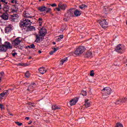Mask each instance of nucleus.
<instances>
[{
    "mask_svg": "<svg viewBox=\"0 0 127 127\" xmlns=\"http://www.w3.org/2000/svg\"><path fill=\"white\" fill-rule=\"evenodd\" d=\"M20 27L24 33H26L28 31H35V27L31 26V22L26 19H23V21L20 22Z\"/></svg>",
    "mask_w": 127,
    "mask_h": 127,
    "instance_id": "obj_1",
    "label": "nucleus"
},
{
    "mask_svg": "<svg viewBox=\"0 0 127 127\" xmlns=\"http://www.w3.org/2000/svg\"><path fill=\"white\" fill-rule=\"evenodd\" d=\"M7 49H12V45L8 41H6L4 44L0 45V51L2 52H6Z\"/></svg>",
    "mask_w": 127,
    "mask_h": 127,
    "instance_id": "obj_2",
    "label": "nucleus"
},
{
    "mask_svg": "<svg viewBox=\"0 0 127 127\" xmlns=\"http://www.w3.org/2000/svg\"><path fill=\"white\" fill-rule=\"evenodd\" d=\"M101 93L102 94V98L103 99H107L109 97V95H111L112 89L109 87H105L102 90Z\"/></svg>",
    "mask_w": 127,
    "mask_h": 127,
    "instance_id": "obj_3",
    "label": "nucleus"
},
{
    "mask_svg": "<svg viewBox=\"0 0 127 127\" xmlns=\"http://www.w3.org/2000/svg\"><path fill=\"white\" fill-rule=\"evenodd\" d=\"M85 50L86 48L85 47L80 46L76 49L75 51H74V54L76 56L82 55V54L85 52Z\"/></svg>",
    "mask_w": 127,
    "mask_h": 127,
    "instance_id": "obj_4",
    "label": "nucleus"
},
{
    "mask_svg": "<svg viewBox=\"0 0 127 127\" xmlns=\"http://www.w3.org/2000/svg\"><path fill=\"white\" fill-rule=\"evenodd\" d=\"M20 43H21V39L19 37L11 41V44L15 48H19L20 47Z\"/></svg>",
    "mask_w": 127,
    "mask_h": 127,
    "instance_id": "obj_5",
    "label": "nucleus"
},
{
    "mask_svg": "<svg viewBox=\"0 0 127 127\" xmlns=\"http://www.w3.org/2000/svg\"><path fill=\"white\" fill-rule=\"evenodd\" d=\"M115 51L121 54L126 51V47L122 44H119L115 48Z\"/></svg>",
    "mask_w": 127,
    "mask_h": 127,
    "instance_id": "obj_6",
    "label": "nucleus"
},
{
    "mask_svg": "<svg viewBox=\"0 0 127 127\" xmlns=\"http://www.w3.org/2000/svg\"><path fill=\"white\" fill-rule=\"evenodd\" d=\"M74 10L75 9L72 8L68 10L67 12L64 14L65 16H67V18H70V17H73L74 16Z\"/></svg>",
    "mask_w": 127,
    "mask_h": 127,
    "instance_id": "obj_7",
    "label": "nucleus"
},
{
    "mask_svg": "<svg viewBox=\"0 0 127 127\" xmlns=\"http://www.w3.org/2000/svg\"><path fill=\"white\" fill-rule=\"evenodd\" d=\"M99 24L104 29H106L107 27H108V22L106 20V19H102L100 21Z\"/></svg>",
    "mask_w": 127,
    "mask_h": 127,
    "instance_id": "obj_8",
    "label": "nucleus"
},
{
    "mask_svg": "<svg viewBox=\"0 0 127 127\" xmlns=\"http://www.w3.org/2000/svg\"><path fill=\"white\" fill-rule=\"evenodd\" d=\"M36 87V84L34 82H32L30 86H28L27 91L30 93H32L34 91V88Z\"/></svg>",
    "mask_w": 127,
    "mask_h": 127,
    "instance_id": "obj_9",
    "label": "nucleus"
},
{
    "mask_svg": "<svg viewBox=\"0 0 127 127\" xmlns=\"http://www.w3.org/2000/svg\"><path fill=\"white\" fill-rule=\"evenodd\" d=\"M40 36H45L47 33V31L46 29L42 28L39 31Z\"/></svg>",
    "mask_w": 127,
    "mask_h": 127,
    "instance_id": "obj_10",
    "label": "nucleus"
},
{
    "mask_svg": "<svg viewBox=\"0 0 127 127\" xmlns=\"http://www.w3.org/2000/svg\"><path fill=\"white\" fill-rule=\"evenodd\" d=\"M12 30V25L11 24H9L5 28V33H9Z\"/></svg>",
    "mask_w": 127,
    "mask_h": 127,
    "instance_id": "obj_11",
    "label": "nucleus"
},
{
    "mask_svg": "<svg viewBox=\"0 0 127 127\" xmlns=\"http://www.w3.org/2000/svg\"><path fill=\"white\" fill-rule=\"evenodd\" d=\"M84 57H85V58H92L93 57V53L91 51H87L85 53Z\"/></svg>",
    "mask_w": 127,
    "mask_h": 127,
    "instance_id": "obj_12",
    "label": "nucleus"
},
{
    "mask_svg": "<svg viewBox=\"0 0 127 127\" xmlns=\"http://www.w3.org/2000/svg\"><path fill=\"white\" fill-rule=\"evenodd\" d=\"M36 39L35 42H37V43H39L40 42V40H41V41H43V40L44 39V36H42L40 37L38 35H36Z\"/></svg>",
    "mask_w": 127,
    "mask_h": 127,
    "instance_id": "obj_13",
    "label": "nucleus"
},
{
    "mask_svg": "<svg viewBox=\"0 0 127 127\" xmlns=\"http://www.w3.org/2000/svg\"><path fill=\"white\" fill-rule=\"evenodd\" d=\"M10 18L11 21H12V22H14L15 19H17V18H18V15H17V14L11 15Z\"/></svg>",
    "mask_w": 127,
    "mask_h": 127,
    "instance_id": "obj_14",
    "label": "nucleus"
},
{
    "mask_svg": "<svg viewBox=\"0 0 127 127\" xmlns=\"http://www.w3.org/2000/svg\"><path fill=\"white\" fill-rule=\"evenodd\" d=\"M9 4H3V10L5 11V12H8L9 11Z\"/></svg>",
    "mask_w": 127,
    "mask_h": 127,
    "instance_id": "obj_15",
    "label": "nucleus"
},
{
    "mask_svg": "<svg viewBox=\"0 0 127 127\" xmlns=\"http://www.w3.org/2000/svg\"><path fill=\"white\" fill-rule=\"evenodd\" d=\"M78 98H75L72 99L70 101V105L71 106H74V105H76L77 103V102H78Z\"/></svg>",
    "mask_w": 127,
    "mask_h": 127,
    "instance_id": "obj_16",
    "label": "nucleus"
},
{
    "mask_svg": "<svg viewBox=\"0 0 127 127\" xmlns=\"http://www.w3.org/2000/svg\"><path fill=\"white\" fill-rule=\"evenodd\" d=\"M47 7L44 5H42L38 8V9L40 12H43L46 10Z\"/></svg>",
    "mask_w": 127,
    "mask_h": 127,
    "instance_id": "obj_17",
    "label": "nucleus"
},
{
    "mask_svg": "<svg viewBox=\"0 0 127 127\" xmlns=\"http://www.w3.org/2000/svg\"><path fill=\"white\" fill-rule=\"evenodd\" d=\"M46 68L44 67H42L39 68V71L41 74H44L47 72Z\"/></svg>",
    "mask_w": 127,
    "mask_h": 127,
    "instance_id": "obj_18",
    "label": "nucleus"
},
{
    "mask_svg": "<svg viewBox=\"0 0 127 127\" xmlns=\"http://www.w3.org/2000/svg\"><path fill=\"white\" fill-rule=\"evenodd\" d=\"M1 18L4 20H7L8 19V14H7V12L3 13L1 15Z\"/></svg>",
    "mask_w": 127,
    "mask_h": 127,
    "instance_id": "obj_19",
    "label": "nucleus"
},
{
    "mask_svg": "<svg viewBox=\"0 0 127 127\" xmlns=\"http://www.w3.org/2000/svg\"><path fill=\"white\" fill-rule=\"evenodd\" d=\"M52 109L53 111H56L57 110H60V109H61V107L54 104L52 106Z\"/></svg>",
    "mask_w": 127,
    "mask_h": 127,
    "instance_id": "obj_20",
    "label": "nucleus"
},
{
    "mask_svg": "<svg viewBox=\"0 0 127 127\" xmlns=\"http://www.w3.org/2000/svg\"><path fill=\"white\" fill-rule=\"evenodd\" d=\"M58 7H60V8L61 9H62L63 10H65V9H66V8L67 7V5L59 4L58 5Z\"/></svg>",
    "mask_w": 127,
    "mask_h": 127,
    "instance_id": "obj_21",
    "label": "nucleus"
},
{
    "mask_svg": "<svg viewBox=\"0 0 127 127\" xmlns=\"http://www.w3.org/2000/svg\"><path fill=\"white\" fill-rule=\"evenodd\" d=\"M84 103V106H85V108H89V107L91 106V103H90V102H89L88 99H85Z\"/></svg>",
    "mask_w": 127,
    "mask_h": 127,
    "instance_id": "obj_22",
    "label": "nucleus"
},
{
    "mask_svg": "<svg viewBox=\"0 0 127 127\" xmlns=\"http://www.w3.org/2000/svg\"><path fill=\"white\" fill-rule=\"evenodd\" d=\"M122 104H124L123 99H120L117 100L116 103H114L113 106H116V105H122Z\"/></svg>",
    "mask_w": 127,
    "mask_h": 127,
    "instance_id": "obj_23",
    "label": "nucleus"
},
{
    "mask_svg": "<svg viewBox=\"0 0 127 127\" xmlns=\"http://www.w3.org/2000/svg\"><path fill=\"white\" fill-rule=\"evenodd\" d=\"M0 3L1 4H9L8 0H0Z\"/></svg>",
    "mask_w": 127,
    "mask_h": 127,
    "instance_id": "obj_24",
    "label": "nucleus"
},
{
    "mask_svg": "<svg viewBox=\"0 0 127 127\" xmlns=\"http://www.w3.org/2000/svg\"><path fill=\"white\" fill-rule=\"evenodd\" d=\"M68 61V58H65L62 59L60 62V65H63V64H64V63H65V62H66V61Z\"/></svg>",
    "mask_w": 127,
    "mask_h": 127,
    "instance_id": "obj_25",
    "label": "nucleus"
},
{
    "mask_svg": "<svg viewBox=\"0 0 127 127\" xmlns=\"http://www.w3.org/2000/svg\"><path fill=\"white\" fill-rule=\"evenodd\" d=\"M79 15H81V12L78 9H76V10H74V16H79Z\"/></svg>",
    "mask_w": 127,
    "mask_h": 127,
    "instance_id": "obj_26",
    "label": "nucleus"
},
{
    "mask_svg": "<svg viewBox=\"0 0 127 127\" xmlns=\"http://www.w3.org/2000/svg\"><path fill=\"white\" fill-rule=\"evenodd\" d=\"M24 17L26 18H32V16L30 15V14L28 13H25Z\"/></svg>",
    "mask_w": 127,
    "mask_h": 127,
    "instance_id": "obj_27",
    "label": "nucleus"
},
{
    "mask_svg": "<svg viewBox=\"0 0 127 127\" xmlns=\"http://www.w3.org/2000/svg\"><path fill=\"white\" fill-rule=\"evenodd\" d=\"M25 76L26 78H29V76H30V73H29V71H27L25 74Z\"/></svg>",
    "mask_w": 127,
    "mask_h": 127,
    "instance_id": "obj_28",
    "label": "nucleus"
},
{
    "mask_svg": "<svg viewBox=\"0 0 127 127\" xmlns=\"http://www.w3.org/2000/svg\"><path fill=\"white\" fill-rule=\"evenodd\" d=\"M38 20L39 23H40V25H41V24H42V23H43V19L39 18Z\"/></svg>",
    "mask_w": 127,
    "mask_h": 127,
    "instance_id": "obj_29",
    "label": "nucleus"
},
{
    "mask_svg": "<svg viewBox=\"0 0 127 127\" xmlns=\"http://www.w3.org/2000/svg\"><path fill=\"white\" fill-rule=\"evenodd\" d=\"M4 77V72L3 71L0 72V78Z\"/></svg>",
    "mask_w": 127,
    "mask_h": 127,
    "instance_id": "obj_30",
    "label": "nucleus"
},
{
    "mask_svg": "<svg viewBox=\"0 0 127 127\" xmlns=\"http://www.w3.org/2000/svg\"><path fill=\"white\" fill-rule=\"evenodd\" d=\"M116 127H124V126H123V124L120 123H118L116 124Z\"/></svg>",
    "mask_w": 127,
    "mask_h": 127,
    "instance_id": "obj_31",
    "label": "nucleus"
},
{
    "mask_svg": "<svg viewBox=\"0 0 127 127\" xmlns=\"http://www.w3.org/2000/svg\"><path fill=\"white\" fill-rule=\"evenodd\" d=\"M15 9H11L12 12H16L17 11V8L15 5H14Z\"/></svg>",
    "mask_w": 127,
    "mask_h": 127,
    "instance_id": "obj_32",
    "label": "nucleus"
},
{
    "mask_svg": "<svg viewBox=\"0 0 127 127\" xmlns=\"http://www.w3.org/2000/svg\"><path fill=\"white\" fill-rule=\"evenodd\" d=\"M81 94L82 96H87V91L82 90Z\"/></svg>",
    "mask_w": 127,
    "mask_h": 127,
    "instance_id": "obj_33",
    "label": "nucleus"
},
{
    "mask_svg": "<svg viewBox=\"0 0 127 127\" xmlns=\"http://www.w3.org/2000/svg\"><path fill=\"white\" fill-rule=\"evenodd\" d=\"M90 75L91 76V77H93V76H95V73H94V70H91Z\"/></svg>",
    "mask_w": 127,
    "mask_h": 127,
    "instance_id": "obj_34",
    "label": "nucleus"
},
{
    "mask_svg": "<svg viewBox=\"0 0 127 127\" xmlns=\"http://www.w3.org/2000/svg\"><path fill=\"white\" fill-rule=\"evenodd\" d=\"M15 124L17 125L18 127H21V126H22V123H19L18 122H15Z\"/></svg>",
    "mask_w": 127,
    "mask_h": 127,
    "instance_id": "obj_35",
    "label": "nucleus"
},
{
    "mask_svg": "<svg viewBox=\"0 0 127 127\" xmlns=\"http://www.w3.org/2000/svg\"><path fill=\"white\" fill-rule=\"evenodd\" d=\"M47 4L48 5H51V6H53V7H54V6H57V4H56V3H53V4H49V3H47Z\"/></svg>",
    "mask_w": 127,
    "mask_h": 127,
    "instance_id": "obj_36",
    "label": "nucleus"
},
{
    "mask_svg": "<svg viewBox=\"0 0 127 127\" xmlns=\"http://www.w3.org/2000/svg\"><path fill=\"white\" fill-rule=\"evenodd\" d=\"M3 94H4V96H5V95H8V90H5L3 92Z\"/></svg>",
    "mask_w": 127,
    "mask_h": 127,
    "instance_id": "obj_37",
    "label": "nucleus"
},
{
    "mask_svg": "<svg viewBox=\"0 0 127 127\" xmlns=\"http://www.w3.org/2000/svg\"><path fill=\"white\" fill-rule=\"evenodd\" d=\"M46 13H48V12H50V11H51V10H52V9L51 8H46Z\"/></svg>",
    "mask_w": 127,
    "mask_h": 127,
    "instance_id": "obj_38",
    "label": "nucleus"
},
{
    "mask_svg": "<svg viewBox=\"0 0 127 127\" xmlns=\"http://www.w3.org/2000/svg\"><path fill=\"white\" fill-rule=\"evenodd\" d=\"M122 101L124 103H127V98L126 97V98H123L122 99Z\"/></svg>",
    "mask_w": 127,
    "mask_h": 127,
    "instance_id": "obj_39",
    "label": "nucleus"
},
{
    "mask_svg": "<svg viewBox=\"0 0 127 127\" xmlns=\"http://www.w3.org/2000/svg\"><path fill=\"white\" fill-rule=\"evenodd\" d=\"M53 50H54V52L56 53V51H58V50H59V48L57 47V48H53Z\"/></svg>",
    "mask_w": 127,
    "mask_h": 127,
    "instance_id": "obj_40",
    "label": "nucleus"
},
{
    "mask_svg": "<svg viewBox=\"0 0 127 127\" xmlns=\"http://www.w3.org/2000/svg\"><path fill=\"white\" fill-rule=\"evenodd\" d=\"M11 3H17V0H11Z\"/></svg>",
    "mask_w": 127,
    "mask_h": 127,
    "instance_id": "obj_41",
    "label": "nucleus"
},
{
    "mask_svg": "<svg viewBox=\"0 0 127 127\" xmlns=\"http://www.w3.org/2000/svg\"><path fill=\"white\" fill-rule=\"evenodd\" d=\"M30 48H32V49H34V48H35V45H34V44H32L30 45Z\"/></svg>",
    "mask_w": 127,
    "mask_h": 127,
    "instance_id": "obj_42",
    "label": "nucleus"
},
{
    "mask_svg": "<svg viewBox=\"0 0 127 127\" xmlns=\"http://www.w3.org/2000/svg\"><path fill=\"white\" fill-rule=\"evenodd\" d=\"M0 108L1 110H4V106H3V105L0 104Z\"/></svg>",
    "mask_w": 127,
    "mask_h": 127,
    "instance_id": "obj_43",
    "label": "nucleus"
},
{
    "mask_svg": "<svg viewBox=\"0 0 127 127\" xmlns=\"http://www.w3.org/2000/svg\"><path fill=\"white\" fill-rule=\"evenodd\" d=\"M60 40H61V39L59 38V37H58L57 39H56V41L57 42H59V41H60Z\"/></svg>",
    "mask_w": 127,
    "mask_h": 127,
    "instance_id": "obj_44",
    "label": "nucleus"
},
{
    "mask_svg": "<svg viewBox=\"0 0 127 127\" xmlns=\"http://www.w3.org/2000/svg\"><path fill=\"white\" fill-rule=\"evenodd\" d=\"M17 66H23V63H19L17 64Z\"/></svg>",
    "mask_w": 127,
    "mask_h": 127,
    "instance_id": "obj_45",
    "label": "nucleus"
},
{
    "mask_svg": "<svg viewBox=\"0 0 127 127\" xmlns=\"http://www.w3.org/2000/svg\"><path fill=\"white\" fill-rule=\"evenodd\" d=\"M0 98H3L4 95L3 94V92L0 94Z\"/></svg>",
    "mask_w": 127,
    "mask_h": 127,
    "instance_id": "obj_46",
    "label": "nucleus"
},
{
    "mask_svg": "<svg viewBox=\"0 0 127 127\" xmlns=\"http://www.w3.org/2000/svg\"><path fill=\"white\" fill-rule=\"evenodd\" d=\"M123 61H124V63H127V59L124 58Z\"/></svg>",
    "mask_w": 127,
    "mask_h": 127,
    "instance_id": "obj_47",
    "label": "nucleus"
},
{
    "mask_svg": "<svg viewBox=\"0 0 127 127\" xmlns=\"http://www.w3.org/2000/svg\"><path fill=\"white\" fill-rule=\"evenodd\" d=\"M63 37H64V36L63 35H60L59 36V38H61V39H63Z\"/></svg>",
    "mask_w": 127,
    "mask_h": 127,
    "instance_id": "obj_48",
    "label": "nucleus"
},
{
    "mask_svg": "<svg viewBox=\"0 0 127 127\" xmlns=\"http://www.w3.org/2000/svg\"><path fill=\"white\" fill-rule=\"evenodd\" d=\"M54 53H55L54 51H52L50 52V55H53V54H54Z\"/></svg>",
    "mask_w": 127,
    "mask_h": 127,
    "instance_id": "obj_49",
    "label": "nucleus"
},
{
    "mask_svg": "<svg viewBox=\"0 0 127 127\" xmlns=\"http://www.w3.org/2000/svg\"><path fill=\"white\" fill-rule=\"evenodd\" d=\"M17 55V53H12V56L14 57V56H15V55Z\"/></svg>",
    "mask_w": 127,
    "mask_h": 127,
    "instance_id": "obj_50",
    "label": "nucleus"
},
{
    "mask_svg": "<svg viewBox=\"0 0 127 127\" xmlns=\"http://www.w3.org/2000/svg\"><path fill=\"white\" fill-rule=\"evenodd\" d=\"M56 10L58 11H60L61 10V8L58 7H57L56 8Z\"/></svg>",
    "mask_w": 127,
    "mask_h": 127,
    "instance_id": "obj_51",
    "label": "nucleus"
},
{
    "mask_svg": "<svg viewBox=\"0 0 127 127\" xmlns=\"http://www.w3.org/2000/svg\"><path fill=\"white\" fill-rule=\"evenodd\" d=\"M79 8H80V9H83V8H84V6H83L82 5H79Z\"/></svg>",
    "mask_w": 127,
    "mask_h": 127,
    "instance_id": "obj_52",
    "label": "nucleus"
},
{
    "mask_svg": "<svg viewBox=\"0 0 127 127\" xmlns=\"http://www.w3.org/2000/svg\"><path fill=\"white\" fill-rule=\"evenodd\" d=\"M26 66H27V64L26 63H25V64L23 63V67H25Z\"/></svg>",
    "mask_w": 127,
    "mask_h": 127,
    "instance_id": "obj_53",
    "label": "nucleus"
},
{
    "mask_svg": "<svg viewBox=\"0 0 127 127\" xmlns=\"http://www.w3.org/2000/svg\"><path fill=\"white\" fill-rule=\"evenodd\" d=\"M28 125H31V124H32V121H29V123H28Z\"/></svg>",
    "mask_w": 127,
    "mask_h": 127,
    "instance_id": "obj_54",
    "label": "nucleus"
},
{
    "mask_svg": "<svg viewBox=\"0 0 127 127\" xmlns=\"http://www.w3.org/2000/svg\"><path fill=\"white\" fill-rule=\"evenodd\" d=\"M29 119H30L29 117H26L25 118V120H26L27 121H29Z\"/></svg>",
    "mask_w": 127,
    "mask_h": 127,
    "instance_id": "obj_55",
    "label": "nucleus"
},
{
    "mask_svg": "<svg viewBox=\"0 0 127 127\" xmlns=\"http://www.w3.org/2000/svg\"><path fill=\"white\" fill-rule=\"evenodd\" d=\"M82 6H83V8L87 7V5H86V4H82Z\"/></svg>",
    "mask_w": 127,
    "mask_h": 127,
    "instance_id": "obj_56",
    "label": "nucleus"
},
{
    "mask_svg": "<svg viewBox=\"0 0 127 127\" xmlns=\"http://www.w3.org/2000/svg\"><path fill=\"white\" fill-rule=\"evenodd\" d=\"M64 30H65V28H62L61 30V31H64Z\"/></svg>",
    "mask_w": 127,
    "mask_h": 127,
    "instance_id": "obj_57",
    "label": "nucleus"
},
{
    "mask_svg": "<svg viewBox=\"0 0 127 127\" xmlns=\"http://www.w3.org/2000/svg\"><path fill=\"white\" fill-rule=\"evenodd\" d=\"M1 9V3H0V10Z\"/></svg>",
    "mask_w": 127,
    "mask_h": 127,
    "instance_id": "obj_58",
    "label": "nucleus"
},
{
    "mask_svg": "<svg viewBox=\"0 0 127 127\" xmlns=\"http://www.w3.org/2000/svg\"><path fill=\"white\" fill-rule=\"evenodd\" d=\"M38 53H39V54H41L42 53L41 51L39 50V52H38Z\"/></svg>",
    "mask_w": 127,
    "mask_h": 127,
    "instance_id": "obj_59",
    "label": "nucleus"
},
{
    "mask_svg": "<svg viewBox=\"0 0 127 127\" xmlns=\"http://www.w3.org/2000/svg\"><path fill=\"white\" fill-rule=\"evenodd\" d=\"M9 115H10V116H13V114H11V113H9Z\"/></svg>",
    "mask_w": 127,
    "mask_h": 127,
    "instance_id": "obj_60",
    "label": "nucleus"
},
{
    "mask_svg": "<svg viewBox=\"0 0 127 127\" xmlns=\"http://www.w3.org/2000/svg\"><path fill=\"white\" fill-rule=\"evenodd\" d=\"M53 44H54V45H55V44H56V43L55 42H53Z\"/></svg>",
    "mask_w": 127,
    "mask_h": 127,
    "instance_id": "obj_61",
    "label": "nucleus"
},
{
    "mask_svg": "<svg viewBox=\"0 0 127 127\" xmlns=\"http://www.w3.org/2000/svg\"><path fill=\"white\" fill-rule=\"evenodd\" d=\"M0 43H1V38H0Z\"/></svg>",
    "mask_w": 127,
    "mask_h": 127,
    "instance_id": "obj_62",
    "label": "nucleus"
},
{
    "mask_svg": "<svg viewBox=\"0 0 127 127\" xmlns=\"http://www.w3.org/2000/svg\"><path fill=\"white\" fill-rule=\"evenodd\" d=\"M32 57H29L28 59H31Z\"/></svg>",
    "mask_w": 127,
    "mask_h": 127,
    "instance_id": "obj_63",
    "label": "nucleus"
},
{
    "mask_svg": "<svg viewBox=\"0 0 127 127\" xmlns=\"http://www.w3.org/2000/svg\"><path fill=\"white\" fill-rule=\"evenodd\" d=\"M41 0H39V1L40 2V1H41Z\"/></svg>",
    "mask_w": 127,
    "mask_h": 127,
    "instance_id": "obj_64",
    "label": "nucleus"
}]
</instances>
